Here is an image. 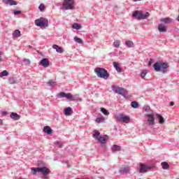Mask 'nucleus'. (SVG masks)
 Wrapping results in <instances>:
<instances>
[{
    "mask_svg": "<svg viewBox=\"0 0 179 179\" xmlns=\"http://www.w3.org/2000/svg\"><path fill=\"white\" fill-rule=\"evenodd\" d=\"M169 63H164L162 62H156L153 65V68L156 72H162V73H167V69H169Z\"/></svg>",
    "mask_w": 179,
    "mask_h": 179,
    "instance_id": "obj_1",
    "label": "nucleus"
},
{
    "mask_svg": "<svg viewBox=\"0 0 179 179\" xmlns=\"http://www.w3.org/2000/svg\"><path fill=\"white\" fill-rule=\"evenodd\" d=\"M94 72L98 78L105 79V80H107V79L110 78V74L108 73V71H107V70H106L105 69L97 67L94 69Z\"/></svg>",
    "mask_w": 179,
    "mask_h": 179,
    "instance_id": "obj_2",
    "label": "nucleus"
},
{
    "mask_svg": "<svg viewBox=\"0 0 179 179\" xmlns=\"http://www.w3.org/2000/svg\"><path fill=\"white\" fill-rule=\"evenodd\" d=\"M57 97L59 99H63L64 97H65V99H67V100H70V101H75L76 100H78L79 94L73 95L71 93L66 94L64 92H62L57 94Z\"/></svg>",
    "mask_w": 179,
    "mask_h": 179,
    "instance_id": "obj_3",
    "label": "nucleus"
},
{
    "mask_svg": "<svg viewBox=\"0 0 179 179\" xmlns=\"http://www.w3.org/2000/svg\"><path fill=\"white\" fill-rule=\"evenodd\" d=\"M75 0H64L63 9H65V10H72V9H75Z\"/></svg>",
    "mask_w": 179,
    "mask_h": 179,
    "instance_id": "obj_4",
    "label": "nucleus"
},
{
    "mask_svg": "<svg viewBox=\"0 0 179 179\" xmlns=\"http://www.w3.org/2000/svg\"><path fill=\"white\" fill-rule=\"evenodd\" d=\"M115 120H116L117 122H124L125 124H128L129 122V117L127 115H124L122 113H119L114 116Z\"/></svg>",
    "mask_w": 179,
    "mask_h": 179,
    "instance_id": "obj_5",
    "label": "nucleus"
},
{
    "mask_svg": "<svg viewBox=\"0 0 179 179\" xmlns=\"http://www.w3.org/2000/svg\"><path fill=\"white\" fill-rule=\"evenodd\" d=\"M133 17H136L138 20H142L143 19H148L149 17V13H143L142 11H135L133 13Z\"/></svg>",
    "mask_w": 179,
    "mask_h": 179,
    "instance_id": "obj_6",
    "label": "nucleus"
},
{
    "mask_svg": "<svg viewBox=\"0 0 179 179\" xmlns=\"http://www.w3.org/2000/svg\"><path fill=\"white\" fill-rule=\"evenodd\" d=\"M35 24L38 27H48V20L44 17H40L35 20Z\"/></svg>",
    "mask_w": 179,
    "mask_h": 179,
    "instance_id": "obj_7",
    "label": "nucleus"
},
{
    "mask_svg": "<svg viewBox=\"0 0 179 179\" xmlns=\"http://www.w3.org/2000/svg\"><path fill=\"white\" fill-rule=\"evenodd\" d=\"M112 90H113L115 93H117V94H121L122 96H127V90L121 87L113 85L112 86Z\"/></svg>",
    "mask_w": 179,
    "mask_h": 179,
    "instance_id": "obj_8",
    "label": "nucleus"
},
{
    "mask_svg": "<svg viewBox=\"0 0 179 179\" xmlns=\"http://www.w3.org/2000/svg\"><path fill=\"white\" fill-rule=\"evenodd\" d=\"M149 170H150V166H148L145 164L140 163L139 173L143 174L145 173H148V171H149Z\"/></svg>",
    "mask_w": 179,
    "mask_h": 179,
    "instance_id": "obj_9",
    "label": "nucleus"
},
{
    "mask_svg": "<svg viewBox=\"0 0 179 179\" xmlns=\"http://www.w3.org/2000/svg\"><path fill=\"white\" fill-rule=\"evenodd\" d=\"M146 116L148 117V125H155V115L154 114H147Z\"/></svg>",
    "mask_w": 179,
    "mask_h": 179,
    "instance_id": "obj_10",
    "label": "nucleus"
},
{
    "mask_svg": "<svg viewBox=\"0 0 179 179\" xmlns=\"http://www.w3.org/2000/svg\"><path fill=\"white\" fill-rule=\"evenodd\" d=\"M40 65L43 66V68H48V66H50V61L48 60V59L43 58L41 61Z\"/></svg>",
    "mask_w": 179,
    "mask_h": 179,
    "instance_id": "obj_11",
    "label": "nucleus"
},
{
    "mask_svg": "<svg viewBox=\"0 0 179 179\" xmlns=\"http://www.w3.org/2000/svg\"><path fill=\"white\" fill-rule=\"evenodd\" d=\"M99 142L101 143H106L108 141V136L107 135H101L99 138H98Z\"/></svg>",
    "mask_w": 179,
    "mask_h": 179,
    "instance_id": "obj_12",
    "label": "nucleus"
},
{
    "mask_svg": "<svg viewBox=\"0 0 179 179\" xmlns=\"http://www.w3.org/2000/svg\"><path fill=\"white\" fill-rule=\"evenodd\" d=\"M39 173H41L43 176H48L50 174V169L47 167L39 168Z\"/></svg>",
    "mask_w": 179,
    "mask_h": 179,
    "instance_id": "obj_13",
    "label": "nucleus"
},
{
    "mask_svg": "<svg viewBox=\"0 0 179 179\" xmlns=\"http://www.w3.org/2000/svg\"><path fill=\"white\" fill-rule=\"evenodd\" d=\"M120 174H127V173H129V166H125L120 168Z\"/></svg>",
    "mask_w": 179,
    "mask_h": 179,
    "instance_id": "obj_14",
    "label": "nucleus"
},
{
    "mask_svg": "<svg viewBox=\"0 0 179 179\" xmlns=\"http://www.w3.org/2000/svg\"><path fill=\"white\" fill-rule=\"evenodd\" d=\"M3 3L6 5H10V6L13 5H17V3L14 0H3Z\"/></svg>",
    "mask_w": 179,
    "mask_h": 179,
    "instance_id": "obj_15",
    "label": "nucleus"
},
{
    "mask_svg": "<svg viewBox=\"0 0 179 179\" xmlns=\"http://www.w3.org/2000/svg\"><path fill=\"white\" fill-rule=\"evenodd\" d=\"M158 30L159 31H160L161 33H164L166 31H167V27H166L164 24H160L158 26Z\"/></svg>",
    "mask_w": 179,
    "mask_h": 179,
    "instance_id": "obj_16",
    "label": "nucleus"
},
{
    "mask_svg": "<svg viewBox=\"0 0 179 179\" xmlns=\"http://www.w3.org/2000/svg\"><path fill=\"white\" fill-rule=\"evenodd\" d=\"M43 132H45V134H48V135H51V134H52V129L50 126H45L43 127Z\"/></svg>",
    "mask_w": 179,
    "mask_h": 179,
    "instance_id": "obj_17",
    "label": "nucleus"
},
{
    "mask_svg": "<svg viewBox=\"0 0 179 179\" xmlns=\"http://www.w3.org/2000/svg\"><path fill=\"white\" fill-rule=\"evenodd\" d=\"M52 48H54V50H56L57 52H59V54H62V52H64V49H62V48H61L58 45H53Z\"/></svg>",
    "mask_w": 179,
    "mask_h": 179,
    "instance_id": "obj_18",
    "label": "nucleus"
},
{
    "mask_svg": "<svg viewBox=\"0 0 179 179\" xmlns=\"http://www.w3.org/2000/svg\"><path fill=\"white\" fill-rule=\"evenodd\" d=\"M64 113L65 115H71V114H72L73 111L72 110V108L68 107L64 109Z\"/></svg>",
    "mask_w": 179,
    "mask_h": 179,
    "instance_id": "obj_19",
    "label": "nucleus"
},
{
    "mask_svg": "<svg viewBox=\"0 0 179 179\" xmlns=\"http://www.w3.org/2000/svg\"><path fill=\"white\" fill-rule=\"evenodd\" d=\"M10 118L15 120V121H17L18 120H20V115H19L17 113H11Z\"/></svg>",
    "mask_w": 179,
    "mask_h": 179,
    "instance_id": "obj_20",
    "label": "nucleus"
},
{
    "mask_svg": "<svg viewBox=\"0 0 179 179\" xmlns=\"http://www.w3.org/2000/svg\"><path fill=\"white\" fill-rule=\"evenodd\" d=\"M161 22L166 23V24H170V23H173V19L166 17L161 19Z\"/></svg>",
    "mask_w": 179,
    "mask_h": 179,
    "instance_id": "obj_21",
    "label": "nucleus"
},
{
    "mask_svg": "<svg viewBox=\"0 0 179 179\" xmlns=\"http://www.w3.org/2000/svg\"><path fill=\"white\" fill-rule=\"evenodd\" d=\"M22 34H20V31L19 29L15 30V31L13 33V37H15V38H19Z\"/></svg>",
    "mask_w": 179,
    "mask_h": 179,
    "instance_id": "obj_22",
    "label": "nucleus"
},
{
    "mask_svg": "<svg viewBox=\"0 0 179 179\" xmlns=\"http://www.w3.org/2000/svg\"><path fill=\"white\" fill-rule=\"evenodd\" d=\"M156 117H157L159 120V124H164V118L163 117V116H162V115L156 114Z\"/></svg>",
    "mask_w": 179,
    "mask_h": 179,
    "instance_id": "obj_23",
    "label": "nucleus"
},
{
    "mask_svg": "<svg viewBox=\"0 0 179 179\" xmlns=\"http://www.w3.org/2000/svg\"><path fill=\"white\" fill-rule=\"evenodd\" d=\"M121 150V147L117 145H113L112 147V152H120Z\"/></svg>",
    "mask_w": 179,
    "mask_h": 179,
    "instance_id": "obj_24",
    "label": "nucleus"
},
{
    "mask_svg": "<svg viewBox=\"0 0 179 179\" xmlns=\"http://www.w3.org/2000/svg\"><path fill=\"white\" fill-rule=\"evenodd\" d=\"M8 83L10 85H15V84L17 83V80H16V78H15V77H10L8 79Z\"/></svg>",
    "mask_w": 179,
    "mask_h": 179,
    "instance_id": "obj_25",
    "label": "nucleus"
},
{
    "mask_svg": "<svg viewBox=\"0 0 179 179\" xmlns=\"http://www.w3.org/2000/svg\"><path fill=\"white\" fill-rule=\"evenodd\" d=\"M161 166L164 170H169L170 165L166 162H162Z\"/></svg>",
    "mask_w": 179,
    "mask_h": 179,
    "instance_id": "obj_26",
    "label": "nucleus"
},
{
    "mask_svg": "<svg viewBox=\"0 0 179 179\" xmlns=\"http://www.w3.org/2000/svg\"><path fill=\"white\" fill-rule=\"evenodd\" d=\"M113 66L117 72H121L122 71H121V67H120V64H118V63H117V62H113Z\"/></svg>",
    "mask_w": 179,
    "mask_h": 179,
    "instance_id": "obj_27",
    "label": "nucleus"
},
{
    "mask_svg": "<svg viewBox=\"0 0 179 179\" xmlns=\"http://www.w3.org/2000/svg\"><path fill=\"white\" fill-rule=\"evenodd\" d=\"M31 171H32V174H34V176H36V174H37V173H40V168L37 167V168H34L32 167L31 169Z\"/></svg>",
    "mask_w": 179,
    "mask_h": 179,
    "instance_id": "obj_28",
    "label": "nucleus"
},
{
    "mask_svg": "<svg viewBox=\"0 0 179 179\" xmlns=\"http://www.w3.org/2000/svg\"><path fill=\"white\" fill-rule=\"evenodd\" d=\"M73 29H76V30H80V29H82V26H80V24H78V23H74L72 25Z\"/></svg>",
    "mask_w": 179,
    "mask_h": 179,
    "instance_id": "obj_29",
    "label": "nucleus"
},
{
    "mask_svg": "<svg viewBox=\"0 0 179 179\" xmlns=\"http://www.w3.org/2000/svg\"><path fill=\"white\" fill-rule=\"evenodd\" d=\"M125 44L129 48H131L132 47H134V42H132L131 41H126Z\"/></svg>",
    "mask_w": 179,
    "mask_h": 179,
    "instance_id": "obj_30",
    "label": "nucleus"
},
{
    "mask_svg": "<svg viewBox=\"0 0 179 179\" xmlns=\"http://www.w3.org/2000/svg\"><path fill=\"white\" fill-rule=\"evenodd\" d=\"M9 75V72L8 71L4 70L0 73V78H3V76H8Z\"/></svg>",
    "mask_w": 179,
    "mask_h": 179,
    "instance_id": "obj_31",
    "label": "nucleus"
},
{
    "mask_svg": "<svg viewBox=\"0 0 179 179\" xmlns=\"http://www.w3.org/2000/svg\"><path fill=\"white\" fill-rule=\"evenodd\" d=\"M74 41H76V43H78V44H83V41L78 36L74 37Z\"/></svg>",
    "mask_w": 179,
    "mask_h": 179,
    "instance_id": "obj_32",
    "label": "nucleus"
},
{
    "mask_svg": "<svg viewBox=\"0 0 179 179\" xmlns=\"http://www.w3.org/2000/svg\"><path fill=\"white\" fill-rule=\"evenodd\" d=\"M101 111L103 113V114H104V115H110V112H108V110L104 108H101Z\"/></svg>",
    "mask_w": 179,
    "mask_h": 179,
    "instance_id": "obj_33",
    "label": "nucleus"
},
{
    "mask_svg": "<svg viewBox=\"0 0 179 179\" xmlns=\"http://www.w3.org/2000/svg\"><path fill=\"white\" fill-rule=\"evenodd\" d=\"M93 137L95 138V139H99V138H100V132H99L98 131H96L94 132V134H93Z\"/></svg>",
    "mask_w": 179,
    "mask_h": 179,
    "instance_id": "obj_34",
    "label": "nucleus"
},
{
    "mask_svg": "<svg viewBox=\"0 0 179 179\" xmlns=\"http://www.w3.org/2000/svg\"><path fill=\"white\" fill-rule=\"evenodd\" d=\"M104 117H98L96 119V122H97L98 124H100V122H104Z\"/></svg>",
    "mask_w": 179,
    "mask_h": 179,
    "instance_id": "obj_35",
    "label": "nucleus"
},
{
    "mask_svg": "<svg viewBox=\"0 0 179 179\" xmlns=\"http://www.w3.org/2000/svg\"><path fill=\"white\" fill-rule=\"evenodd\" d=\"M113 45L115 48H118L120 47V41L119 40L115 41L113 43Z\"/></svg>",
    "mask_w": 179,
    "mask_h": 179,
    "instance_id": "obj_36",
    "label": "nucleus"
},
{
    "mask_svg": "<svg viewBox=\"0 0 179 179\" xmlns=\"http://www.w3.org/2000/svg\"><path fill=\"white\" fill-rule=\"evenodd\" d=\"M48 85L49 86H55V85H57V83L55 82V81L52 80H49V81L48 82Z\"/></svg>",
    "mask_w": 179,
    "mask_h": 179,
    "instance_id": "obj_37",
    "label": "nucleus"
},
{
    "mask_svg": "<svg viewBox=\"0 0 179 179\" xmlns=\"http://www.w3.org/2000/svg\"><path fill=\"white\" fill-rule=\"evenodd\" d=\"M55 145L56 146V148H62V143L59 142V141H56L55 142Z\"/></svg>",
    "mask_w": 179,
    "mask_h": 179,
    "instance_id": "obj_38",
    "label": "nucleus"
},
{
    "mask_svg": "<svg viewBox=\"0 0 179 179\" xmlns=\"http://www.w3.org/2000/svg\"><path fill=\"white\" fill-rule=\"evenodd\" d=\"M131 107H133V108H138V102L132 101L131 103Z\"/></svg>",
    "mask_w": 179,
    "mask_h": 179,
    "instance_id": "obj_39",
    "label": "nucleus"
},
{
    "mask_svg": "<svg viewBox=\"0 0 179 179\" xmlns=\"http://www.w3.org/2000/svg\"><path fill=\"white\" fill-rule=\"evenodd\" d=\"M38 8L41 12H43V10L45 9V6L43 3H41Z\"/></svg>",
    "mask_w": 179,
    "mask_h": 179,
    "instance_id": "obj_40",
    "label": "nucleus"
},
{
    "mask_svg": "<svg viewBox=\"0 0 179 179\" xmlns=\"http://www.w3.org/2000/svg\"><path fill=\"white\" fill-rule=\"evenodd\" d=\"M143 110H144V111H146L147 113L149 111V110H150V106H145L143 108Z\"/></svg>",
    "mask_w": 179,
    "mask_h": 179,
    "instance_id": "obj_41",
    "label": "nucleus"
},
{
    "mask_svg": "<svg viewBox=\"0 0 179 179\" xmlns=\"http://www.w3.org/2000/svg\"><path fill=\"white\" fill-rule=\"evenodd\" d=\"M148 73V71L145 70L141 73V78H145L146 74Z\"/></svg>",
    "mask_w": 179,
    "mask_h": 179,
    "instance_id": "obj_42",
    "label": "nucleus"
},
{
    "mask_svg": "<svg viewBox=\"0 0 179 179\" xmlns=\"http://www.w3.org/2000/svg\"><path fill=\"white\" fill-rule=\"evenodd\" d=\"M23 62H26L27 65H30V59H24Z\"/></svg>",
    "mask_w": 179,
    "mask_h": 179,
    "instance_id": "obj_43",
    "label": "nucleus"
},
{
    "mask_svg": "<svg viewBox=\"0 0 179 179\" xmlns=\"http://www.w3.org/2000/svg\"><path fill=\"white\" fill-rule=\"evenodd\" d=\"M22 13V11L20 10H14V15L16 16L17 15H20Z\"/></svg>",
    "mask_w": 179,
    "mask_h": 179,
    "instance_id": "obj_44",
    "label": "nucleus"
},
{
    "mask_svg": "<svg viewBox=\"0 0 179 179\" xmlns=\"http://www.w3.org/2000/svg\"><path fill=\"white\" fill-rule=\"evenodd\" d=\"M153 62H155L153 59H150V62H148V66H152V64H153Z\"/></svg>",
    "mask_w": 179,
    "mask_h": 179,
    "instance_id": "obj_45",
    "label": "nucleus"
},
{
    "mask_svg": "<svg viewBox=\"0 0 179 179\" xmlns=\"http://www.w3.org/2000/svg\"><path fill=\"white\" fill-rule=\"evenodd\" d=\"M0 125H3V120L0 119Z\"/></svg>",
    "mask_w": 179,
    "mask_h": 179,
    "instance_id": "obj_46",
    "label": "nucleus"
},
{
    "mask_svg": "<svg viewBox=\"0 0 179 179\" xmlns=\"http://www.w3.org/2000/svg\"><path fill=\"white\" fill-rule=\"evenodd\" d=\"M2 61V53L0 52V62Z\"/></svg>",
    "mask_w": 179,
    "mask_h": 179,
    "instance_id": "obj_47",
    "label": "nucleus"
},
{
    "mask_svg": "<svg viewBox=\"0 0 179 179\" xmlns=\"http://www.w3.org/2000/svg\"><path fill=\"white\" fill-rule=\"evenodd\" d=\"M170 106H174V102H171Z\"/></svg>",
    "mask_w": 179,
    "mask_h": 179,
    "instance_id": "obj_48",
    "label": "nucleus"
},
{
    "mask_svg": "<svg viewBox=\"0 0 179 179\" xmlns=\"http://www.w3.org/2000/svg\"><path fill=\"white\" fill-rule=\"evenodd\" d=\"M134 2H136L138 1H141V0H133Z\"/></svg>",
    "mask_w": 179,
    "mask_h": 179,
    "instance_id": "obj_49",
    "label": "nucleus"
},
{
    "mask_svg": "<svg viewBox=\"0 0 179 179\" xmlns=\"http://www.w3.org/2000/svg\"><path fill=\"white\" fill-rule=\"evenodd\" d=\"M66 163H67V164H68V163H69V162H66Z\"/></svg>",
    "mask_w": 179,
    "mask_h": 179,
    "instance_id": "obj_50",
    "label": "nucleus"
}]
</instances>
